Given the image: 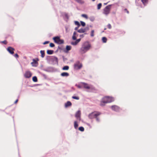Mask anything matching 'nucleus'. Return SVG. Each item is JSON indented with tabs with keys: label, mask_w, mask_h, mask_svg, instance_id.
Returning <instances> with one entry per match:
<instances>
[{
	"label": "nucleus",
	"mask_w": 157,
	"mask_h": 157,
	"mask_svg": "<svg viewBox=\"0 0 157 157\" xmlns=\"http://www.w3.org/2000/svg\"><path fill=\"white\" fill-rule=\"evenodd\" d=\"M14 57L16 58H18L19 57V56L17 54H15L14 55Z\"/></svg>",
	"instance_id": "ea45409f"
},
{
	"label": "nucleus",
	"mask_w": 157,
	"mask_h": 157,
	"mask_svg": "<svg viewBox=\"0 0 157 157\" xmlns=\"http://www.w3.org/2000/svg\"><path fill=\"white\" fill-rule=\"evenodd\" d=\"M69 69V67L68 66H64L63 68L62 69L63 70H67Z\"/></svg>",
	"instance_id": "412c9836"
},
{
	"label": "nucleus",
	"mask_w": 157,
	"mask_h": 157,
	"mask_svg": "<svg viewBox=\"0 0 157 157\" xmlns=\"http://www.w3.org/2000/svg\"><path fill=\"white\" fill-rule=\"evenodd\" d=\"M75 86L79 88H81L83 87L81 83L79 85L76 84Z\"/></svg>",
	"instance_id": "393cba45"
},
{
	"label": "nucleus",
	"mask_w": 157,
	"mask_h": 157,
	"mask_svg": "<svg viewBox=\"0 0 157 157\" xmlns=\"http://www.w3.org/2000/svg\"><path fill=\"white\" fill-rule=\"evenodd\" d=\"M64 16L67 19H68V18H69V17H68V15L67 13H65L64 14Z\"/></svg>",
	"instance_id": "e433bc0d"
},
{
	"label": "nucleus",
	"mask_w": 157,
	"mask_h": 157,
	"mask_svg": "<svg viewBox=\"0 0 157 157\" xmlns=\"http://www.w3.org/2000/svg\"><path fill=\"white\" fill-rule=\"evenodd\" d=\"M18 99H17V100L15 101L14 102V103H15V104H16V103L17 102H18Z\"/></svg>",
	"instance_id": "79ce46f5"
},
{
	"label": "nucleus",
	"mask_w": 157,
	"mask_h": 157,
	"mask_svg": "<svg viewBox=\"0 0 157 157\" xmlns=\"http://www.w3.org/2000/svg\"><path fill=\"white\" fill-rule=\"evenodd\" d=\"M78 3H81V4H83L84 3V2L83 0H75Z\"/></svg>",
	"instance_id": "5701e85b"
},
{
	"label": "nucleus",
	"mask_w": 157,
	"mask_h": 157,
	"mask_svg": "<svg viewBox=\"0 0 157 157\" xmlns=\"http://www.w3.org/2000/svg\"><path fill=\"white\" fill-rule=\"evenodd\" d=\"M80 40H81V39L80 38V39H78L77 40L75 41L72 42L71 43V44L73 45H76L78 44V42H79L80 41Z\"/></svg>",
	"instance_id": "ddd939ff"
},
{
	"label": "nucleus",
	"mask_w": 157,
	"mask_h": 157,
	"mask_svg": "<svg viewBox=\"0 0 157 157\" xmlns=\"http://www.w3.org/2000/svg\"><path fill=\"white\" fill-rule=\"evenodd\" d=\"M33 82H36L37 81V78L36 77L34 76L33 77Z\"/></svg>",
	"instance_id": "4be33fe9"
},
{
	"label": "nucleus",
	"mask_w": 157,
	"mask_h": 157,
	"mask_svg": "<svg viewBox=\"0 0 157 157\" xmlns=\"http://www.w3.org/2000/svg\"><path fill=\"white\" fill-rule=\"evenodd\" d=\"M93 1H94L95 0H92Z\"/></svg>",
	"instance_id": "de8ad7c7"
},
{
	"label": "nucleus",
	"mask_w": 157,
	"mask_h": 157,
	"mask_svg": "<svg viewBox=\"0 0 157 157\" xmlns=\"http://www.w3.org/2000/svg\"><path fill=\"white\" fill-rule=\"evenodd\" d=\"M49 41H46L44 42L43 44H48L49 43Z\"/></svg>",
	"instance_id": "4c0bfd02"
},
{
	"label": "nucleus",
	"mask_w": 157,
	"mask_h": 157,
	"mask_svg": "<svg viewBox=\"0 0 157 157\" xmlns=\"http://www.w3.org/2000/svg\"><path fill=\"white\" fill-rule=\"evenodd\" d=\"M1 43L4 44H7V42L6 40H5L1 42Z\"/></svg>",
	"instance_id": "2f4dec72"
},
{
	"label": "nucleus",
	"mask_w": 157,
	"mask_h": 157,
	"mask_svg": "<svg viewBox=\"0 0 157 157\" xmlns=\"http://www.w3.org/2000/svg\"><path fill=\"white\" fill-rule=\"evenodd\" d=\"M53 39L54 42L58 44H61L64 43L63 40L60 39L58 36L54 37Z\"/></svg>",
	"instance_id": "39448f33"
},
{
	"label": "nucleus",
	"mask_w": 157,
	"mask_h": 157,
	"mask_svg": "<svg viewBox=\"0 0 157 157\" xmlns=\"http://www.w3.org/2000/svg\"><path fill=\"white\" fill-rule=\"evenodd\" d=\"M112 109L114 111H118L119 109V108L117 105H113L111 106Z\"/></svg>",
	"instance_id": "f8f14e48"
},
{
	"label": "nucleus",
	"mask_w": 157,
	"mask_h": 157,
	"mask_svg": "<svg viewBox=\"0 0 157 157\" xmlns=\"http://www.w3.org/2000/svg\"><path fill=\"white\" fill-rule=\"evenodd\" d=\"M74 128L75 129H77L78 126V122L77 121H75L74 123Z\"/></svg>",
	"instance_id": "a211bd4d"
},
{
	"label": "nucleus",
	"mask_w": 157,
	"mask_h": 157,
	"mask_svg": "<svg viewBox=\"0 0 157 157\" xmlns=\"http://www.w3.org/2000/svg\"><path fill=\"white\" fill-rule=\"evenodd\" d=\"M101 114V113L97 111H95L89 114L88 117L89 118L92 119L93 118H96V121L99 122V119L98 116Z\"/></svg>",
	"instance_id": "7ed1b4c3"
},
{
	"label": "nucleus",
	"mask_w": 157,
	"mask_h": 157,
	"mask_svg": "<svg viewBox=\"0 0 157 157\" xmlns=\"http://www.w3.org/2000/svg\"><path fill=\"white\" fill-rule=\"evenodd\" d=\"M124 10L125 11H126V12L127 13H129V11L128 10H127V9H124Z\"/></svg>",
	"instance_id": "a19ab883"
},
{
	"label": "nucleus",
	"mask_w": 157,
	"mask_h": 157,
	"mask_svg": "<svg viewBox=\"0 0 157 157\" xmlns=\"http://www.w3.org/2000/svg\"><path fill=\"white\" fill-rule=\"evenodd\" d=\"M81 112L80 111H78L75 114V117L77 119H78L79 121L80 120Z\"/></svg>",
	"instance_id": "9b49d317"
},
{
	"label": "nucleus",
	"mask_w": 157,
	"mask_h": 157,
	"mask_svg": "<svg viewBox=\"0 0 157 157\" xmlns=\"http://www.w3.org/2000/svg\"><path fill=\"white\" fill-rule=\"evenodd\" d=\"M94 30H92L91 31L90 35L91 36H94Z\"/></svg>",
	"instance_id": "c756f323"
},
{
	"label": "nucleus",
	"mask_w": 157,
	"mask_h": 157,
	"mask_svg": "<svg viewBox=\"0 0 157 157\" xmlns=\"http://www.w3.org/2000/svg\"><path fill=\"white\" fill-rule=\"evenodd\" d=\"M114 99L113 98L106 96L103 97L101 101L100 105L101 106H104L105 104L107 103L111 102L114 101Z\"/></svg>",
	"instance_id": "f257e3e1"
},
{
	"label": "nucleus",
	"mask_w": 157,
	"mask_h": 157,
	"mask_svg": "<svg viewBox=\"0 0 157 157\" xmlns=\"http://www.w3.org/2000/svg\"><path fill=\"white\" fill-rule=\"evenodd\" d=\"M107 27L108 29H111L112 28V26L110 24H109L107 25Z\"/></svg>",
	"instance_id": "c9c22d12"
},
{
	"label": "nucleus",
	"mask_w": 157,
	"mask_h": 157,
	"mask_svg": "<svg viewBox=\"0 0 157 157\" xmlns=\"http://www.w3.org/2000/svg\"><path fill=\"white\" fill-rule=\"evenodd\" d=\"M15 49L11 47H9L7 48V50L11 54H14Z\"/></svg>",
	"instance_id": "1a4fd4ad"
},
{
	"label": "nucleus",
	"mask_w": 157,
	"mask_h": 157,
	"mask_svg": "<svg viewBox=\"0 0 157 157\" xmlns=\"http://www.w3.org/2000/svg\"><path fill=\"white\" fill-rule=\"evenodd\" d=\"M33 62L31 63L32 64H33L34 63L35 64H36V63H37V62L35 59H33Z\"/></svg>",
	"instance_id": "f704fd0d"
},
{
	"label": "nucleus",
	"mask_w": 157,
	"mask_h": 157,
	"mask_svg": "<svg viewBox=\"0 0 157 157\" xmlns=\"http://www.w3.org/2000/svg\"><path fill=\"white\" fill-rule=\"evenodd\" d=\"M72 98L73 99H76V100H78L79 99V97H78L73 96L72 97Z\"/></svg>",
	"instance_id": "473e14b6"
},
{
	"label": "nucleus",
	"mask_w": 157,
	"mask_h": 157,
	"mask_svg": "<svg viewBox=\"0 0 157 157\" xmlns=\"http://www.w3.org/2000/svg\"><path fill=\"white\" fill-rule=\"evenodd\" d=\"M84 35H83V34H82V35H80V37H84Z\"/></svg>",
	"instance_id": "37998d69"
},
{
	"label": "nucleus",
	"mask_w": 157,
	"mask_h": 157,
	"mask_svg": "<svg viewBox=\"0 0 157 157\" xmlns=\"http://www.w3.org/2000/svg\"><path fill=\"white\" fill-rule=\"evenodd\" d=\"M71 46L67 45L66 47V49L67 51H69L71 49Z\"/></svg>",
	"instance_id": "b1692460"
},
{
	"label": "nucleus",
	"mask_w": 157,
	"mask_h": 157,
	"mask_svg": "<svg viewBox=\"0 0 157 157\" xmlns=\"http://www.w3.org/2000/svg\"><path fill=\"white\" fill-rule=\"evenodd\" d=\"M53 52L54 51L53 50H48L47 52V53L49 55H51L52 54Z\"/></svg>",
	"instance_id": "dca6fc26"
},
{
	"label": "nucleus",
	"mask_w": 157,
	"mask_h": 157,
	"mask_svg": "<svg viewBox=\"0 0 157 157\" xmlns=\"http://www.w3.org/2000/svg\"><path fill=\"white\" fill-rule=\"evenodd\" d=\"M82 66V64L79 61H77L75 63L74 67V69L78 70L80 69Z\"/></svg>",
	"instance_id": "423d86ee"
},
{
	"label": "nucleus",
	"mask_w": 157,
	"mask_h": 157,
	"mask_svg": "<svg viewBox=\"0 0 157 157\" xmlns=\"http://www.w3.org/2000/svg\"><path fill=\"white\" fill-rule=\"evenodd\" d=\"M102 40L103 43H105L106 42L107 39L106 37H103L102 38Z\"/></svg>",
	"instance_id": "aec40b11"
},
{
	"label": "nucleus",
	"mask_w": 157,
	"mask_h": 157,
	"mask_svg": "<svg viewBox=\"0 0 157 157\" xmlns=\"http://www.w3.org/2000/svg\"><path fill=\"white\" fill-rule=\"evenodd\" d=\"M71 105H72L70 101H68L67 102V103H65V107H67L69 106H71Z\"/></svg>",
	"instance_id": "2eb2a0df"
},
{
	"label": "nucleus",
	"mask_w": 157,
	"mask_h": 157,
	"mask_svg": "<svg viewBox=\"0 0 157 157\" xmlns=\"http://www.w3.org/2000/svg\"><path fill=\"white\" fill-rule=\"evenodd\" d=\"M90 44L87 42L83 44L79 50V52L81 54L85 53L90 48Z\"/></svg>",
	"instance_id": "f03ea898"
},
{
	"label": "nucleus",
	"mask_w": 157,
	"mask_h": 157,
	"mask_svg": "<svg viewBox=\"0 0 157 157\" xmlns=\"http://www.w3.org/2000/svg\"><path fill=\"white\" fill-rule=\"evenodd\" d=\"M81 84L82 85L83 87L86 89L91 90H95L94 87L92 85H89L87 83L83 82H81Z\"/></svg>",
	"instance_id": "20e7f679"
},
{
	"label": "nucleus",
	"mask_w": 157,
	"mask_h": 157,
	"mask_svg": "<svg viewBox=\"0 0 157 157\" xmlns=\"http://www.w3.org/2000/svg\"><path fill=\"white\" fill-rule=\"evenodd\" d=\"M80 23L81 25L83 26H84L86 25L85 23L82 21H81Z\"/></svg>",
	"instance_id": "7c9ffc66"
},
{
	"label": "nucleus",
	"mask_w": 157,
	"mask_h": 157,
	"mask_svg": "<svg viewBox=\"0 0 157 157\" xmlns=\"http://www.w3.org/2000/svg\"><path fill=\"white\" fill-rule=\"evenodd\" d=\"M75 25H78V27H79L80 26V24L78 21H75Z\"/></svg>",
	"instance_id": "cd10ccee"
},
{
	"label": "nucleus",
	"mask_w": 157,
	"mask_h": 157,
	"mask_svg": "<svg viewBox=\"0 0 157 157\" xmlns=\"http://www.w3.org/2000/svg\"><path fill=\"white\" fill-rule=\"evenodd\" d=\"M141 1L144 5H146L148 2V0H141Z\"/></svg>",
	"instance_id": "6ab92c4d"
},
{
	"label": "nucleus",
	"mask_w": 157,
	"mask_h": 157,
	"mask_svg": "<svg viewBox=\"0 0 157 157\" xmlns=\"http://www.w3.org/2000/svg\"><path fill=\"white\" fill-rule=\"evenodd\" d=\"M108 2L106 3H104V4L105 5H106L108 4Z\"/></svg>",
	"instance_id": "49530a36"
},
{
	"label": "nucleus",
	"mask_w": 157,
	"mask_h": 157,
	"mask_svg": "<svg viewBox=\"0 0 157 157\" xmlns=\"http://www.w3.org/2000/svg\"><path fill=\"white\" fill-rule=\"evenodd\" d=\"M81 16L84 17V18H86V19H88V17L87 16V15L85 14H82L81 15Z\"/></svg>",
	"instance_id": "c85d7f7f"
},
{
	"label": "nucleus",
	"mask_w": 157,
	"mask_h": 157,
	"mask_svg": "<svg viewBox=\"0 0 157 157\" xmlns=\"http://www.w3.org/2000/svg\"><path fill=\"white\" fill-rule=\"evenodd\" d=\"M79 130L83 132L84 130V128L82 127H80L79 128Z\"/></svg>",
	"instance_id": "bb28decb"
},
{
	"label": "nucleus",
	"mask_w": 157,
	"mask_h": 157,
	"mask_svg": "<svg viewBox=\"0 0 157 157\" xmlns=\"http://www.w3.org/2000/svg\"><path fill=\"white\" fill-rule=\"evenodd\" d=\"M40 53L41 54V57L42 58L44 57V56H45L44 51L41 50L40 51Z\"/></svg>",
	"instance_id": "f3484780"
},
{
	"label": "nucleus",
	"mask_w": 157,
	"mask_h": 157,
	"mask_svg": "<svg viewBox=\"0 0 157 157\" xmlns=\"http://www.w3.org/2000/svg\"><path fill=\"white\" fill-rule=\"evenodd\" d=\"M49 46L51 47H53L55 46V45L52 43H50L49 44Z\"/></svg>",
	"instance_id": "72a5a7b5"
},
{
	"label": "nucleus",
	"mask_w": 157,
	"mask_h": 157,
	"mask_svg": "<svg viewBox=\"0 0 157 157\" xmlns=\"http://www.w3.org/2000/svg\"><path fill=\"white\" fill-rule=\"evenodd\" d=\"M76 34V32H75L74 33H73V35H75Z\"/></svg>",
	"instance_id": "c03bdc74"
},
{
	"label": "nucleus",
	"mask_w": 157,
	"mask_h": 157,
	"mask_svg": "<svg viewBox=\"0 0 157 157\" xmlns=\"http://www.w3.org/2000/svg\"><path fill=\"white\" fill-rule=\"evenodd\" d=\"M32 75V74L30 71H26L24 74V76L26 78H30Z\"/></svg>",
	"instance_id": "6e6552de"
},
{
	"label": "nucleus",
	"mask_w": 157,
	"mask_h": 157,
	"mask_svg": "<svg viewBox=\"0 0 157 157\" xmlns=\"http://www.w3.org/2000/svg\"><path fill=\"white\" fill-rule=\"evenodd\" d=\"M111 5H109L106 6L103 10V13L107 15L110 12Z\"/></svg>",
	"instance_id": "0eeeda50"
},
{
	"label": "nucleus",
	"mask_w": 157,
	"mask_h": 157,
	"mask_svg": "<svg viewBox=\"0 0 157 157\" xmlns=\"http://www.w3.org/2000/svg\"><path fill=\"white\" fill-rule=\"evenodd\" d=\"M76 38L75 35H73L72 36V39L73 40H75L76 39Z\"/></svg>",
	"instance_id": "58836bf2"
},
{
	"label": "nucleus",
	"mask_w": 157,
	"mask_h": 157,
	"mask_svg": "<svg viewBox=\"0 0 157 157\" xmlns=\"http://www.w3.org/2000/svg\"><path fill=\"white\" fill-rule=\"evenodd\" d=\"M61 75L62 76L64 77V76H66L67 77L69 75V74L67 72H63L61 73Z\"/></svg>",
	"instance_id": "4468645a"
},
{
	"label": "nucleus",
	"mask_w": 157,
	"mask_h": 157,
	"mask_svg": "<svg viewBox=\"0 0 157 157\" xmlns=\"http://www.w3.org/2000/svg\"><path fill=\"white\" fill-rule=\"evenodd\" d=\"M89 29V28L88 27H86L84 29L81 28L78 30L77 31L78 32L80 33H84L86 32Z\"/></svg>",
	"instance_id": "9d476101"
},
{
	"label": "nucleus",
	"mask_w": 157,
	"mask_h": 157,
	"mask_svg": "<svg viewBox=\"0 0 157 157\" xmlns=\"http://www.w3.org/2000/svg\"><path fill=\"white\" fill-rule=\"evenodd\" d=\"M102 6V4L101 3L98 4L97 6V9L98 10H100Z\"/></svg>",
	"instance_id": "a878e982"
},
{
	"label": "nucleus",
	"mask_w": 157,
	"mask_h": 157,
	"mask_svg": "<svg viewBox=\"0 0 157 157\" xmlns=\"http://www.w3.org/2000/svg\"><path fill=\"white\" fill-rule=\"evenodd\" d=\"M78 27H76V28H75V30H77Z\"/></svg>",
	"instance_id": "a18cd8bd"
}]
</instances>
